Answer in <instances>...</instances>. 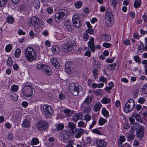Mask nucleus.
Listing matches in <instances>:
<instances>
[{"mask_svg": "<svg viewBox=\"0 0 147 147\" xmlns=\"http://www.w3.org/2000/svg\"><path fill=\"white\" fill-rule=\"evenodd\" d=\"M144 127L142 126H140L138 130L136 131L137 137L140 139H142L144 136Z\"/></svg>", "mask_w": 147, "mask_h": 147, "instance_id": "10", "label": "nucleus"}, {"mask_svg": "<svg viewBox=\"0 0 147 147\" xmlns=\"http://www.w3.org/2000/svg\"><path fill=\"white\" fill-rule=\"evenodd\" d=\"M88 45L90 49V51L94 52L95 51V46L94 45V39L93 37L90 38V40L88 42Z\"/></svg>", "mask_w": 147, "mask_h": 147, "instance_id": "14", "label": "nucleus"}, {"mask_svg": "<svg viewBox=\"0 0 147 147\" xmlns=\"http://www.w3.org/2000/svg\"><path fill=\"white\" fill-rule=\"evenodd\" d=\"M96 123V120L95 119H94L93 121L92 122V124L90 125L89 126V128L90 129H92L94 126L95 125Z\"/></svg>", "mask_w": 147, "mask_h": 147, "instance_id": "59", "label": "nucleus"}, {"mask_svg": "<svg viewBox=\"0 0 147 147\" xmlns=\"http://www.w3.org/2000/svg\"><path fill=\"white\" fill-rule=\"evenodd\" d=\"M49 124L45 121H40L37 122L36 127L37 129L40 131L45 130L48 127Z\"/></svg>", "mask_w": 147, "mask_h": 147, "instance_id": "7", "label": "nucleus"}, {"mask_svg": "<svg viewBox=\"0 0 147 147\" xmlns=\"http://www.w3.org/2000/svg\"><path fill=\"white\" fill-rule=\"evenodd\" d=\"M21 53V50L20 49H17L15 51V56L18 58L20 55Z\"/></svg>", "mask_w": 147, "mask_h": 147, "instance_id": "36", "label": "nucleus"}, {"mask_svg": "<svg viewBox=\"0 0 147 147\" xmlns=\"http://www.w3.org/2000/svg\"><path fill=\"white\" fill-rule=\"evenodd\" d=\"M82 87L78 84L71 83L69 86V89L71 93L75 96L77 95L81 90Z\"/></svg>", "mask_w": 147, "mask_h": 147, "instance_id": "4", "label": "nucleus"}, {"mask_svg": "<svg viewBox=\"0 0 147 147\" xmlns=\"http://www.w3.org/2000/svg\"><path fill=\"white\" fill-rule=\"evenodd\" d=\"M89 38V36L87 33H85L83 35V38L84 41H86Z\"/></svg>", "mask_w": 147, "mask_h": 147, "instance_id": "52", "label": "nucleus"}, {"mask_svg": "<svg viewBox=\"0 0 147 147\" xmlns=\"http://www.w3.org/2000/svg\"><path fill=\"white\" fill-rule=\"evenodd\" d=\"M12 63V60L11 58H9L8 59L7 64V65L9 66H11Z\"/></svg>", "mask_w": 147, "mask_h": 147, "instance_id": "61", "label": "nucleus"}, {"mask_svg": "<svg viewBox=\"0 0 147 147\" xmlns=\"http://www.w3.org/2000/svg\"><path fill=\"white\" fill-rule=\"evenodd\" d=\"M18 89V86L15 85H13L11 87V89L12 91L16 92Z\"/></svg>", "mask_w": 147, "mask_h": 147, "instance_id": "44", "label": "nucleus"}, {"mask_svg": "<svg viewBox=\"0 0 147 147\" xmlns=\"http://www.w3.org/2000/svg\"><path fill=\"white\" fill-rule=\"evenodd\" d=\"M129 119L131 124H132L135 123V119L134 117V115H133L132 116L130 117Z\"/></svg>", "mask_w": 147, "mask_h": 147, "instance_id": "51", "label": "nucleus"}, {"mask_svg": "<svg viewBox=\"0 0 147 147\" xmlns=\"http://www.w3.org/2000/svg\"><path fill=\"white\" fill-rule=\"evenodd\" d=\"M51 62L52 64L56 68L59 67V63L56 58H53L51 59Z\"/></svg>", "mask_w": 147, "mask_h": 147, "instance_id": "18", "label": "nucleus"}, {"mask_svg": "<svg viewBox=\"0 0 147 147\" xmlns=\"http://www.w3.org/2000/svg\"><path fill=\"white\" fill-rule=\"evenodd\" d=\"M102 39L105 41H108L111 40V37L108 34H105L103 35Z\"/></svg>", "mask_w": 147, "mask_h": 147, "instance_id": "27", "label": "nucleus"}, {"mask_svg": "<svg viewBox=\"0 0 147 147\" xmlns=\"http://www.w3.org/2000/svg\"><path fill=\"white\" fill-rule=\"evenodd\" d=\"M73 49V46L69 43H67L65 44L63 46V51L65 52L71 51Z\"/></svg>", "mask_w": 147, "mask_h": 147, "instance_id": "13", "label": "nucleus"}, {"mask_svg": "<svg viewBox=\"0 0 147 147\" xmlns=\"http://www.w3.org/2000/svg\"><path fill=\"white\" fill-rule=\"evenodd\" d=\"M143 89L145 92L144 93L147 94V83H145L143 86Z\"/></svg>", "mask_w": 147, "mask_h": 147, "instance_id": "64", "label": "nucleus"}, {"mask_svg": "<svg viewBox=\"0 0 147 147\" xmlns=\"http://www.w3.org/2000/svg\"><path fill=\"white\" fill-rule=\"evenodd\" d=\"M70 111L69 110L66 109L65 110L64 113L66 116L69 117L70 116Z\"/></svg>", "mask_w": 147, "mask_h": 147, "instance_id": "62", "label": "nucleus"}, {"mask_svg": "<svg viewBox=\"0 0 147 147\" xmlns=\"http://www.w3.org/2000/svg\"><path fill=\"white\" fill-rule=\"evenodd\" d=\"M30 123L28 119H26L24 120L22 124L23 127L28 128L30 126Z\"/></svg>", "mask_w": 147, "mask_h": 147, "instance_id": "21", "label": "nucleus"}, {"mask_svg": "<svg viewBox=\"0 0 147 147\" xmlns=\"http://www.w3.org/2000/svg\"><path fill=\"white\" fill-rule=\"evenodd\" d=\"M7 0H0V7L4 6L7 2Z\"/></svg>", "mask_w": 147, "mask_h": 147, "instance_id": "49", "label": "nucleus"}, {"mask_svg": "<svg viewBox=\"0 0 147 147\" xmlns=\"http://www.w3.org/2000/svg\"><path fill=\"white\" fill-rule=\"evenodd\" d=\"M34 5L36 9H38L39 8L40 6V3L38 0H37L34 1Z\"/></svg>", "mask_w": 147, "mask_h": 147, "instance_id": "37", "label": "nucleus"}, {"mask_svg": "<svg viewBox=\"0 0 147 147\" xmlns=\"http://www.w3.org/2000/svg\"><path fill=\"white\" fill-rule=\"evenodd\" d=\"M133 124V126L131 127V129L133 132L131 131H130V132L132 133H133L134 131L136 130L138 128L139 129L140 127L139 123H135Z\"/></svg>", "mask_w": 147, "mask_h": 147, "instance_id": "20", "label": "nucleus"}, {"mask_svg": "<svg viewBox=\"0 0 147 147\" xmlns=\"http://www.w3.org/2000/svg\"><path fill=\"white\" fill-rule=\"evenodd\" d=\"M102 113L104 116L106 118L108 117L109 116V112L106 110L105 108L102 109Z\"/></svg>", "mask_w": 147, "mask_h": 147, "instance_id": "31", "label": "nucleus"}, {"mask_svg": "<svg viewBox=\"0 0 147 147\" xmlns=\"http://www.w3.org/2000/svg\"><path fill=\"white\" fill-rule=\"evenodd\" d=\"M84 132V130L82 129H78L76 130V133L75 135V137L77 138H80L81 136L83 135Z\"/></svg>", "mask_w": 147, "mask_h": 147, "instance_id": "16", "label": "nucleus"}, {"mask_svg": "<svg viewBox=\"0 0 147 147\" xmlns=\"http://www.w3.org/2000/svg\"><path fill=\"white\" fill-rule=\"evenodd\" d=\"M67 13V11L64 9H61L58 10L55 15V20H56V18L60 21L62 20L65 18Z\"/></svg>", "mask_w": 147, "mask_h": 147, "instance_id": "5", "label": "nucleus"}, {"mask_svg": "<svg viewBox=\"0 0 147 147\" xmlns=\"http://www.w3.org/2000/svg\"><path fill=\"white\" fill-rule=\"evenodd\" d=\"M78 126L79 127H84L86 126L84 122L82 121H80L78 122Z\"/></svg>", "mask_w": 147, "mask_h": 147, "instance_id": "53", "label": "nucleus"}, {"mask_svg": "<svg viewBox=\"0 0 147 147\" xmlns=\"http://www.w3.org/2000/svg\"><path fill=\"white\" fill-rule=\"evenodd\" d=\"M134 59L136 62L138 63H141L140 59L138 55L134 56Z\"/></svg>", "mask_w": 147, "mask_h": 147, "instance_id": "46", "label": "nucleus"}, {"mask_svg": "<svg viewBox=\"0 0 147 147\" xmlns=\"http://www.w3.org/2000/svg\"><path fill=\"white\" fill-rule=\"evenodd\" d=\"M114 18L113 15L110 9H107L105 16V23L107 26L110 27L113 25Z\"/></svg>", "mask_w": 147, "mask_h": 147, "instance_id": "2", "label": "nucleus"}, {"mask_svg": "<svg viewBox=\"0 0 147 147\" xmlns=\"http://www.w3.org/2000/svg\"><path fill=\"white\" fill-rule=\"evenodd\" d=\"M39 142V140L36 138H34L32 140L31 143L32 145H36L38 144Z\"/></svg>", "mask_w": 147, "mask_h": 147, "instance_id": "35", "label": "nucleus"}, {"mask_svg": "<svg viewBox=\"0 0 147 147\" xmlns=\"http://www.w3.org/2000/svg\"><path fill=\"white\" fill-rule=\"evenodd\" d=\"M86 32L87 33H88L90 34H92L94 33V31L93 29L91 28H89L88 30H86Z\"/></svg>", "mask_w": 147, "mask_h": 147, "instance_id": "55", "label": "nucleus"}, {"mask_svg": "<svg viewBox=\"0 0 147 147\" xmlns=\"http://www.w3.org/2000/svg\"><path fill=\"white\" fill-rule=\"evenodd\" d=\"M111 65L112 68H113V69L117 70L119 69V65H117V64L115 63H114Z\"/></svg>", "mask_w": 147, "mask_h": 147, "instance_id": "41", "label": "nucleus"}, {"mask_svg": "<svg viewBox=\"0 0 147 147\" xmlns=\"http://www.w3.org/2000/svg\"><path fill=\"white\" fill-rule=\"evenodd\" d=\"M111 100L110 98L105 97L102 98L101 100V102L103 104H107L110 102Z\"/></svg>", "mask_w": 147, "mask_h": 147, "instance_id": "22", "label": "nucleus"}, {"mask_svg": "<svg viewBox=\"0 0 147 147\" xmlns=\"http://www.w3.org/2000/svg\"><path fill=\"white\" fill-rule=\"evenodd\" d=\"M99 81L100 82H105L106 84L107 83V80L106 78L103 76H101L99 79Z\"/></svg>", "mask_w": 147, "mask_h": 147, "instance_id": "50", "label": "nucleus"}, {"mask_svg": "<svg viewBox=\"0 0 147 147\" xmlns=\"http://www.w3.org/2000/svg\"><path fill=\"white\" fill-rule=\"evenodd\" d=\"M39 20V19H37L35 16H33L31 18V23L34 25H38L39 23H40Z\"/></svg>", "mask_w": 147, "mask_h": 147, "instance_id": "19", "label": "nucleus"}, {"mask_svg": "<svg viewBox=\"0 0 147 147\" xmlns=\"http://www.w3.org/2000/svg\"><path fill=\"white\" fill-rule=\"evenodd\" d=\"M51 50L54 53L57 54L59 52V49L57 46H53L52 47Z\"/></svg>", "mask_w": 147, "mask_h": 147, "instance_id": "29", "label": "nucleus"}, {"mask_svg": "<svg viewBox=\"0 0 147 147\" xmlns=\"http://www.w3.org/2000/svg\"><path fill=\"white\" fill-rule=\"evenodd\" d=\"M144 46L142 45H140L138 46V50L140 52L142 53L144 51Z\"/></svg>", "mask_w": 147, "mask_h": 147, "instance_id": "42", "label": "nucleus"}, {"mask_svg": "<svg viewBox=\"0 0 147 147\" xmlns=\"http://www.w3.org/2000/svg\"><path fill=\"white\" fill-rule=\"evenodd\" d=\"M145 101V99L142 97L139 98L138 100V102L141 104H143Z\"/></svg>", "mask_w": 147, "mask_h": 147, "instance_id": "48", "label": "nucleus"}, {"mask_svg": "<svg viewBox=\"0 0 147 147\" xmlns=\"http://www.w3.org/2000/svg\"><path fill=\"white\" fill-rule=\"evenodd\" d=\"M94 93L96 96L102 95V94L101 90L100 89L97 90L96 91H94Z\"/></svg>", "mask_w": 147, "mask_h": 147, "instance_id": "43", "label": "nucleus"}, {"mask_svg": "<svg viewBox=\"0 0 147 147\" xmlns=\"http://www.w3.org/2000/svg\"><path fill=\"white\" fill-rule=\"evenodd\" d=\"M96 144L98 147H105L107 144V142L105 141L100 140H98Z\"/></svg>", "mask_w": 147, "mask_h": 147, "instance_id": "17", "label": "nucleus"}, {"mask_svg": "<svg viewBox=\"0 0 147 147\" xmlns=\"http://www.w3.org/2000/svg\"><path fill=\"white\" fill-rule=\"evenodd\" d=\"M11 49V45L10 44L7 45L5 47V50L7 52H9Z\"/></svg>", "mask_w": 147, "mask_h": 147, "instance_id": "47", "label": "nucleus"}, {"mask_svg": "<svg viewBox=\"0 0 147 147\" xmlns=\"http://www.w3.org/2000/svg\"><path fill=\"white\" fill-rule=\"evenodd\" d=\"M82 3L81 1H78L75 4V5L76 8H78L81 7Z\"/></svg>", "mask_w": 147, "mask_h": 147, "instance_id": "45", "label": "nucleus"}, {"mask_svg": "<svg viewBox=\"0 0 147 147\" xmlns=\"http://www.w3.org/2000/svg\"><path fill=\"white\" fill-rule=\"evenodd\" d=\"M84 119L85 120L87 121H89L91 119V117L89 115H86L84 117Z\"/></svg>", "mask_w": 147, "mask_h": 147, "instance_id": "58", "label": "nucleus"}, {"mask_svg": "<svg viewBox=\"0 0 147 147\" xmlns=\"http://www.w3.org/2000/svg\"><path fill=\"white\" fill-rule=\"evenodd\" d=\"M111 5L112 7H115L117 5V2L115 0H111Z\"/></svg>", "mask_w": 147, "mask_h": 147, "instance_id": "57", "label": "nucleus"}, {"mask_svg": "<svg viewBox=\"0 0 147 147\" xmlns=\"http://www.w3.org/2000/svg\"><path fill=\"white\" fill-rule=\"evenodd\" d=\"M34 90V88H23L22 89V92L23 95L26 98H29L32 95Z\"/></svg>", "mask_w": 147, "mask_h": 147, "instance_id": "8", "label": "nucleus"}, {"mask_svg": "<svg viewBox=\"0 0 147 147\" xmlns=\"http://www.w3.org/2000/svg\"><path fill=\"white\" fill-rule=\"evenodd\" d=\"M7 138L10 140L13 139V134L11 133H9L7 135Z\"/></svg>", "mask_w": 147, "mask_h": 147, "instance_id": "63", "label": "nucleus"}, {"mask_svg": "<svg viewBox=\"0 0 147 147\" xmlns=\"http://www.w3.org/2000/svg\"><path fill=\"white\" fill-rule=\"evenodd\" d=\"M134 117L135 118L136 120L139 121H142L141 116L138 114H134Z\"/></svg>", "mask_w": 147, "mask_h": 147, "instance_id": "38", "label": "nucleus"}, {"mask_svg": "<svg viewBox=\"0 0 147 147\" xmlns=\"http://www.w3.org/2000/svg\"><path fill=\"white\" fill-rule=\"evenodd\" d=\"M44 67V65L41 63L37 65L36 66L37 68L38 69H42Z\"/></svg>", "mask_w": 147, "mask_h": 147, "instance_id": "54", "label": "nucleus"}, {"mask_svg": "<svg viewBox=\"0 0 147 147\" xmlns=\"http://www.w3.org/2000/svg\"><path fill=\"white\" fill-rule=\"evenodd\" d=\"M69 128V132L71 134H74L76 133L77 129L76 125L73 123L69 122L68 124Z\"/></svg>", "mask_w": 147, "mask_h": 147, "instance_id": "11", "label": "nucleus"}, {"mask_svg": "<svg viewBox=\"0 0 147 147\" xmlns=\"http://www.w3.org/2000/svg\"><path fill=\"white\" fill-rule=\"evenodd\" d=\"M57 40H62L64 39V36L63 34L61 33H58L56 36Z\"/></svg>", "mask_w": 147, "mask_h": 147, "instance_id": "34", "label": "nucleus"}, {"mask_svg": "<svg viewBox=\"0 0 147 147\" xmlns=\"http://www.w3.org/2000/svg\"><path fill=\"white\" fill-rule=\"evenodd\" d=\"M135 105L134 100L133 99H129L123 107V110L126 113H129L134 109Z\"/></svg>", "mask_w": 147, "mask_h": 147, "instance_id": "3", "label": "nucleus"}, {"mask_svg": "<svg viewBox=\"0 0 147 147\" xmlns=\"http://www.w3.org/2000/svg\"><path fill=\"white\" fill-rule=\"evenodd\" d=\"M72 22L74 26L76 28H79L80 26L78 16L74 15L73 17Z\"/></svg>", "mask_w": 147, "mask_h": 147, "instance_id": "9", "label": "nucleus"}, {"mask_svg": "<svg viewBox=\"0 0 147 147\" xmlns=\"http://www.w3.org/2000/svg\"><path fill=\"white\" fill-rule=\"evenodd\" d=\"M24 54L28 61H32L36 59V55L35 51L32 47H27L25 50Z\"/></svg>", "mask_w": 147, "mask_h": 147, "instance_id": "1", "label": "nucleus"}, {"mask_svg": "<svg viewBox=\"0 0 147 147\" xmlns=\"http://www.w3.org/2000/svg\"><path fill=\"white\" fill-rule=\"evenodd\" d=\"M125 136L127 137L128 141H130L132 140L134 138V135L132 134H129V133L127 132L125 134Z\"/></svg>", "mask_w": 147, "mask_h": 147, "instance_id": "25", "label": "nucleus"}, {"mask_svg": "<svg viewBox=\"0 0 147 147\" xmlns=\"http://www.w3.org/2000/svg\"><path fill=\"white\" fill-rule=\"evenodd\" d=\"M119 139L120 140V142H119V144H121L123 142L125 141V137L123 136H120L119 137Z\"/></svg>", "mask_w": 147, "mask_h": 147, "instance_id": "56", "label": "nucleus"}, {"mask_svg": "<svg viewBox=\"0 0 147 147\" xmlns=\"http://www.w3.org/2000/svg\"><path fill=\"white\" fill-rule=\"evenodd\" d=\"M63 128V125L60 123L57 125L56 126V129L57 131H61Z\"/></svg>", "mask_w": 147, "mask_h": 147, "instance_id": "33", "label": "nucleus"}, {"mask_svg": "<svg viewBox=\"0 0 147 147\" xmlns=\"http://www.w3.org/2000/svg\"><path fill=\"white\" fill-rule=\"evenodd\" d=\"M63 136L64 139L65 140H67L70 139L71 135L69 132L68 131L64 130L62 132Z\"/></svg>", "mask_w": 147, "mask_h": 147, "instance_id": "15", "label": "nucleus"}, {"mask_svg": "<svg viewBox=\"0 0 147 147\" xmlns=\"http://www.w3.org/2000/svg\"><path fill=\"white\" fill-rule=\"evenodd\" d=\"M42 112L46 118H50L51 116L52 110L50 105H44L42 108Z\"/></svg>", "mask_w": 147, "mask_h": 147, "instance_id": "6", "label": "nucleus"}, {"mask_svg": "<svg viewBox=\"0 0 147 147\" xmlns=\"http://www.w3.org/2000/svg\"><path fill=\"white\" fill-rule=\"evenodd\" d=\"M102 105L100 102H98L94 106V110L96 111H97L100 110L102 107Z\"/></svg>", "mask_w": 147, "mask_h": 147, "instance_id": "26", "label": "nucleus"}, {"mask_svg": "<svg viewBox=\"0 0 147 147\" xmlns=\"http://www.w3.org/2000/svg\"><path fill=\"white\" fill-rule=\"evenodd\" d=\"M141 0H136L134 6L135 8H137L139 7L141 4Z\"/></svg>", "mask_w": 147, "mask_h": 147, "instance_id": "32", "label": "nucleus"}, {"mask_svg": "<svg viewBox=\"0 0 147 147\" xmlns=\"http://www.w3.org/2000/svg\"><path fill=\"white\" fill-rule=\"evenodd\" d=\"M43 71L44 73L48 75H51L52 73L51 69L49 67L45 68Z\"/></svg>", "mask_w": 147, "mask_h": 147, "instance_id": "23", "label": "nucleus"}, {"mask_svg": "<svg viewBox=\"0 0 147 147\" xmlns=\"http://www.w3.org/2000/svg\"><path fill=\"white\" fill-rule=\"evenodd\" d=\"M107 121V120L103 118H100V119L98 121V123L100 125H102Z\"/></svg>", "mask_w": 147, "mask_h": 147, "instance_id": "40", "label": "nucleus"}, {"mask_svg": "<svg viewBox=\"0 0 147 147\" xmlns=\"http://www.w3.org/2000/svg\"><path fill=\"white\" fill-rule=\"evenodd\" d=\"M80 115L81 114L79 113L76 114L72 117V120L74 122H76L79 119Z\"/></svg>", "mask_w": 147, "mask_h": 147, "instance_id": "24", "label": "nucleus"}, {"mask_svg": "<svg viewBox=\"0 0 147 147\" xmlns=\"http://www.w3.org/2000/svg\"><path fill=\"white\" fill-rule=\"evenodd\" d=\"M103 46L105 47L109 48L111 45V44L107 42H105L103 43Z\"/></svg>", "mask_w": 147, "mask_h": 147, "instance_id": "60", "label": "nucleus"}, {"mask_svg": "<svg viewBox=\"0 0 147 147\" xmlns=\"http://www.w3.org/2000/svg\"><path fill=\"white\" fill-rule=\"evenodd\" d=\"M92 101V99L89 96H87L82 104V108H85L86 107V105H89L91 102Z\"/></svg>", "mask_w": 147, "mask_h": 147, "instance_id": "12", "label": "nucleus"}, {"mask_svg": "<svg viewBox=\"0 0 147 147\" xmlns=\"http://www.w3.org/2000/svg\"><path fill=\"white\" fill-rule=\"evenodd\" d=\"M6 19L9 23L12 24L14 22V18L11 16H9L7 17Z\"/></svg>", "mask_w": 147, "mask_h": 147, "instance_id": "28", "label": "nucleus"}, {"mask_svg": "<svg viewBox=\"0 0 147 147\" xmlns=\"http://www.w3.org/2000/svg\"><path fill=\"white\" fill-rule=\"evenodd\" d=\"M64 28L67 31H71L72 30L71 26L67 23L65 24L64 25Z\"/></svg>", "mask_w": 147, "mask_h": 147, "instance_id": "30", "label": "nucleus"}, {"mask_svg": "<svg viewBox=\"0 0 147 147\" xmlns=\"http://www.w3.org/2000/svg\"><path fill=\"white\" fill-rule=\"evenodd\" d=\"M82 109H83V111L86 113H89L91 110V107L90 106H88L86 108L85 107L83 109L82 108Z\"/></svg>", "mask_w": 147, "mask_h": 147, "instance_id": "39", "label": "nucleus"}]
</instances>
